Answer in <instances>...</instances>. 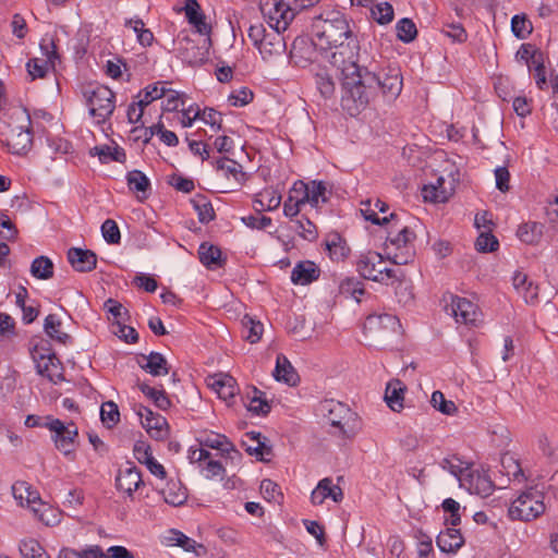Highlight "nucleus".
Instances as JSON below:
<instances>
[{"label":"nucleus","instance_id":"obj_1","mask_svg":"<svg viewBox=\"0 0 558 558\" xmlns=\"http://www.w3.org/2000/svg\"><path fill=\"white\" fill-rule=\"evenodd\" d=\"M402 86V76L397 68L374 73L360 66L356 61L343 62L342 109L352 117L357 116L367 108L378 90L387 100H395Z\"/></svg>","mask_w":558,"mask_h":558},{"label":"nucleus","instance_id":"obj_2","mask_svg":"<svg viewBox=\"0 0 558 558\" xmlns=\"http://www.w3.org/2000/svg\"><path fill=\"white\" fill-rule=\"evenodd\" d=\"M315 45L322 49H332L331 63L342 71L343 62L356 61L359 41L344 14L331 11L317 16L312 24Z\"/></svg>","mask_w":558,"mask_h":558},{"label":"nucleus","instance_id":"obj_3","mask_svg":"<svg viewBox=\"0 0 558 558\" xmlns=\"http://www.w3.org/2000/svg\"><path fill=\"white\" fill-rule=\"evenodd\" d=\"M318 411L332 428L330 433L341 439L352 440L362 429L360 416L340 401L326 399L319 403Z\"/></svg>","mask_w":558,"mask_h":558},{"label":"nucleus","instance_id":"obj_4","mask_svg":"<svg viewBox=\"0 0 558 558\" xmlns=\"http://www.w3.org/2000/svg\"><path fill=\"white\" fill-rule=\"evenodd\" d=\"M399 221L390 223L385 246L388 258L396 265H407L414 258L415 233L407 226L398 228Z\"/></svg>","mask_w":558,"mask_h":558},{"label":"nucleus","instance_id":"obj_5","mask_svg":"<svg viewBox=\"0 0 558 558\" xmlns=\"http://www.w3.org/2000/svg\"><path fill=\"white\" fill-rule=\"evenodd\" d=\"M83 96L95 123L98 125L106 123L114 111L116 94L109 87L97 84L85 87Z\"/></svg>","mask_w":558,"mask_h":558},{"label":"nucleus","instance_id":"obj_6","mask_svg":"<svg viewBox=\"0 0 558 558\" xmlns=\"http://www.w3.org/2000/svg\"><path fill=\"white\" fill-rule=\"evenodd\" d=\"M356 270L363 278L387 286L399 280L396 270L386 267L381 254L374 251L362 253L359 256Z\"/></svg>","mask_w":558,"mask_h":558},{"label":"nucleus","instance_id":"obj_7","mask_svg":"<svg viewBox=\"0 0 558 558\" xmlns=\"http://www.w3.org/2000/svg\"><path fill=\"white\" fill-rule=\"evenodd\" d=\"M45 427L51 433L54 447L65 457L74 456L78 438V428L74 422L68 423L53 417L45 416Z\"/></svg>","mask_w":558,"mask_h":558},{"label":"nucleus","instance_id":"obj_8","mask_svg":"<svg viewBox=\"0 0 558 558\" xmlns=\"http://www.w3.org/2000/svg\"><path fill=\"white\" fill-rule=\"evenodd\" d=\"M545 511L544 496L536 489L523 492L509 507L508 513L512 520L532 521Z\"/></svg>","mask_w":558,"mask_h":558},{"label":"nucleus","instance_id":"obj_9","mask_svg":"<svg viewBox=\"0 0 558 558\" xmlns=\"http://www.w3.org/2000/svg\"><path fill=\"white\" fill-rule=\"evenodd\" d=\"M260 11L270 28L286 31L295 13L283 0H262Z\"/></svg>","mask_w":558,"mask_h":558},{"label":"nucleus","instance_id":"obj_10","mask_svg":"<svg viewBox=\"0 0 558 558\" xmlns=\"http://www.w3.org/2000/svg\"><path fill=\"white\" fill-rule=\"evenodd\" d=\"M17 120L24 121L25 124H21L12 130V134L8 138V147L12 154L24 155L33 145V134L31 132V117L25 109H20L14 112Z\"/></svg>","mask_w":558,"mask_h":558},{"label":"nucleus","instance_id":"obj_11","mask_svg":"<svg viewBox=\"0 0 558 558\" xmlns=\"http://www.w3.org/2000/svg\"><path fill=\"white\" fill-rule=\"evenodd\" d=\"M40 49L46 59L34 58L26 63V69L32 80L44 77L49 69L54 68L56 60L59 59L57 47L52 39H43Z\"/></svg>","mask_w":558,"mask_h":558},{"label":"nucleus","instance_id":"obj_12","mask_svg":"<svg viewBox=\"0 0 558 558\" xmlns=\"http://www.w3.org/2000/svg\"><path fill=\"white\" fill-rule=\"evenodd\" d=\"M189 460L191 463H197L202 474L206 478L223 477L226 469L220 461L215 460L211 453L204 448L191 447L189 449Z\"/></svg>","mask_w":558,"mask_h":558},{"label":"nucleus","instance_id":"obj_13","mask_svg":"<svg viewBox=\"0 0 558 558\" xmlns=\"http://www.w3.org/2000/svg\"><path fill=\"white\" fill-rule=\"evenodd\" d=\"M460 486L469 493L481 497H488L494 492V483L485 471L475 470L472 466L460 478Z\"/></svg>","mask_w":558,"mask_h":558},{"label":"nucleus","instance_id":"obj_14","mask_svg":"<svg viewBox=\"0 0 558 558\" xmlns=\"http://www.w3.org/2000/svg\"><path fill=\"white\" fill-rule=\"evenodd\" d=\"M136 414L146 432L156 440H162L168 437V422L160 414L154 413L150 409L138 405Z\"/></svg>","mask_w":558,"mask_h":558},{"label":"nucleus","instance_id":"obj_15","mask_svg":"<svg viewBox=\"0 0 558 558\" xmlns=\"http://www.w3.org/2000/svg\"><path fill=\"white\" fill-rule=\"evenodd\" d=\"M450 310L456 322L466 326H476L481 316L476 304L457 295L451 296Z\"/></svg>","mask_w":558,"mask_h":558},{"label":"nucleus","instance_id":"obj_16","mask_svg":"<svg viewBox=\"0 0 558 558\" xmlns=\"http://www.w3.org/2000/svg\"><path fill=\"white\" fill-rule=\"evenodd\" d=\"M388 210L386 202L375 198L367 199L362 203L361 213L364 218L375 225H390L395 221H400L397 213H391L389 216L379 217V213L385 214Z\"/></svg>","mask_w":558,"mask_h":558},{"label":"nucleus","instance_id":"obj_17","mask_svg":"<svg viewBox=\"0 0 558 558\" xmlns=\"http://www.w3.org/2000/svg\"><path fill=\"white\" fill-rule=\"evenodd\" d=\"M141 471L132 463L121 468L116 476V487L129 497L143 485Z\"/></svg>","mask_w":558,"mask_h":558},{"label":"nucleus","instance_id":"obj_18","mask_svg":"<svg viewBox=\"0 0 558 558\" xmlns=\"http://www.w3.org/2000/svg\"><path fill=\"white\" fill-rule=\"evenodd\" d=\"M293 191L301 194L305 204H310L312 207L317 208L320 204L327 202L326 186L322 181H312L304 183L303 181H296L293 184Z\"/></svg>","mask_w":558,"mask_h":558},{"label":"nucleus","instance_id":"obj_19","mask_svg":"<svg viewBox=\"0 0 558 558\" xmlns=\"http://www.w3.org/2000/svg\"><path fill=\"white\" fill-rule=\"evenodd\" d=\"M199 442L198 448H210L220 451L221 456L233 458V454L240 457L239 451L234 448V445L225 436L217 433H203L197 438Z\"/></svg>","mask_w":558,"mask_h":558},{"label":"nucleus","instance_id":"obj_20","mask_svg":"<svg viewBox=\"0 0 558 558\" xmlns=\"http://www.w3.org/2000/svg\"><path fill=\"white\" fill-rule=\"evenodd\" d=\"M283 31L271 28L257 47L264 60L281 56L286 51V41L281 35Z\"/></svg>","mask_w":558,"mask_h":558},{"label":"nucleus","instance_id":"obj_21","mask_svg":"<svg viewBox=\"0 0 558 558\" xmlns=\"http://www.w3.org/2000/svg\"><path fill=\"white\" fill-rule=\"evenodd\" d=\"M68 260L78 272H89L97 266V256L90 250L71 247L68 251Z\"/></svg>","mask_w":558,"mask_h":558},{"label":"nucleus","instance_id":"obj_22","mask_svg":"<svg viewBox=\"0 0 558 558\" xmlns=\"http://www.w3.org/2000/svg\"><path fill=\"white\" fill-rule=\"evenodd\" d=\"M312 71L317 92L325 99L331 98L336 92V82L331 71L320 65H316Z\"/></svg>","mask_w":558,"mask_h":558},{"label":"nucleus","instance_id":"obj_23","mask_svg":"<svg viewBox=\"0 0 558 558\" xmlns=\"http://www.w3.org/2000/svg\"><path fill=\"white\" fill-rule=\"evenodd\" d=\"M512 286L526 303H534L538 298V287L530 280L529 276L521 271L515 270L512 275Z\"/></svg>","mask_w":558,"mask_h":558},{"label":"nucleus","instance_id":"obj_24","mask_svg":"<svg viewBox=\"0 0 558 558\" xmlns=\"http://www.w3.org/2000/svg\"><path fill=\"white\" fill-rule=\"evenodd\" d=\"M35 362L36 371L39 375L48 378L50 381L53 383L63 380L60 362L53 354H41L35 359Z\"/></svg>","mask_w":558,"mask_h":558},{"label":"nucleus","instance_id":"obj_25","mask_svg":"<svg viewBox=\"0 0 558 558\" xmlns=\"http://www.w3.org/2000/svg\"><path fill=\"white\" fill-rule=\"evenodd\" d=\"M401 328L400 320L392 314L369 315L364 323V329L369 331L384 330L396 332Z\"/></svg>","mask_w":558,"mask_h":558},{"label":"nucleus","instance_id":"obj_26","mask_svg":"<svg viewBox=\"0 0 558 558\" xmlns=\"http://www.w3.org/2000/svg\"><path fill=\"white\" fill-rule=\"evenodd\" d=\"M126 182L130 191L135 193L137 201L144 202L148 198L150 181L142 171H129L126 174Z\"/></svg>","mask_w":558,"mask_h":558},{"label":"nucleus","instance_id":"obj_27","mask_svg":"<svg viewBox=\"0 0 558 558\" xmlns=\"http://www.w3.org/2000/svg\"><path fill=\"white\" fill-rule=\"evenodd\" d=\"M187 22L193 25L201 35H209L210 26L206 23V17L196 0H186L184 7Z\"/></svg>","mask_w":558,"mask_h":558},{"label":"nucleus","instance_id":"obj_28","mask_svg":"<svg viewBox=\"0 0 558 558\" xmlns=\"http://www.w3.org/2000/svg\"><path fill=\"white\" fill-rule=\"evenodd\" d=\"M438 548L444 553H457L464 544V538L460 530L448 527L446 531L439 533L436 538Z\"/></svg>","mask_w":558,"mask_h":558},{"label":"nucleus","instance_id":"obj_29","mask_svg":"<svg viewBox=\"0 0 558 558\" xmlns=\"http://www.w3.org/2000/svg\"><path fill=\"white\" fill-rule=\"evenodd\" d=\"M319 277V269L311 260L298 263L291 271V281L294 284H308Z\"/></svg>","mask_w":558,"mask_h":558},{"label":"nucleus","instance_id":"obj_30","mask_svg":"<svg viewBox=\"0 0 558 558\" xmlns=\"http://www.w3.org/2000/svg\"><path fill=\"white\" fill-rule=\"evenodd\" d=\"M242 446L250 456L259 457L260 460H265L266 456L271 454V448L265 444V437L258 432H250L245 434Z\"/></svg>","mask_w":558,"mask_h":558},{"label":"nucleus","instance_id":"obj_31","mask_svg":"<svg viewBox=\"0 0 558 558\" xmlns=\"http://www.w3.org/2000/svg\"><path fill=\"white\" fill-rule=\"evenodd\" d=\"M210 387L223 400L232 399L239 391L236 380L228 374H217L211 378Z\"/></svg>","mask_w":558,"mask_h":558},{"label":"nucleus","instance_id":"obj_32","mask_svg":"<svg viewBox=\"0 0 558 558\" xmlns=\"http://www.w3.org/2000/svg\"><path fill=\"white\" fill-rule=\"evenodd\" d=\"M216 169L227 179H233L238 185H241L246 180L242 166L233 159H217Z\"/></svg>","mask_w":558,"mask_h":558},{"label":"nucleus","instance_id":"obj_33","mask_svg":"<svg viewBox=\"0 0 558 558\" xmlns=\"http://www.w3.org/2000/svg\"><path fill=\"white\" fill-rule=\"evenodd\" d=\"M140 366L153 376H162L169 373L167 360L158 352L143 355L138 362Z\"/></svg>","mask_w":558,"mask_h":558},{"label":"nucleus","instance_id":"obj_34","mask_svg":"<svg viewBox=\"0 0 558 558\" xmlns=\"http://www.w3.org/2000/svg\"><path fill=\"white\" fill-rule=\"evenodd\" d=\"M274 376L276 380L283 381L290 386H294L299 381L295 369L283 354L277 356Z\"/></svg>","mask_w":558,"mask_h":558},{"label":"nucleus","instance_id":"obj_35","mask_svg":"<svg viewBox=\"0 0 558 558\" xmlns=\"http://www.w3.org/2000/svg\"><path fill=\"white\" fill-rule=\"evenodd\" d=\"M544 225L541 222L530 221L519 226L517 235L525 244H538L543 238Z\"/></svg>","mask_w":558,"mask_h":558},{"label":"nucleus","instance_id":"obj_36","mask_svg":"<svg viewBox=\"0 0 558 558\" xmlns=\"http://www.w3.org/2000/svg\"><path fill=\"white\" fill-rule=\"evenodd\" d=\"M242 337L250 343H256L260 340L264 326L262 322L256 320L253 316L244 315L241 319Z\"/></svg>","mask_w":558,"mask_h":558},{"label":"nucleus","instance_id":"obj_37","mask_svg":"<svg viewBox=\"0 0 558 558\" xmlns=\"http://www.w3.org/2000/svg\"><path fill=\"white\" fill-rule=\"evenodd\" d=\"M280 204L281 195L271 187L263 190L254 199V205L259 211L275 210L280 206Z\"/></svg>","mask_w":558,"mask_h":558},{"label":"nucleus","instance_id":"obj_38","mask_svg":"<svg viewBox=\"0 0 558 558\" xmlns=\"http://www.w3.org/2000/svg\"><path fill=\"white\" fill-rule=\"evenodd\" d=\"M198 256L201 263L209 269L221 266V251L216 245L202 243L198 248Z\"/></svg>","mask_w":558,"mask_h":558},{"label":"nucleus","instance_id":"obj_39","mask_svg":"<svg viewBox=\"0 0 558 558\" xmlns=\"http://www.w3.org/2000/svg\"><path fill=\"white\" fill-rule=\"evenodd\" d=\"M326 250L332 260H343L350 252L345 241L338 234L333 233L328 235L326 240Z\"/></svg>","mask_w":558,"mask_h":558},{"label":"nucleus","instance_id":"obj_40","mask_svg":"<svg viewBox=\"0 0 558 558\" xmlns=\"http://www.w3.org/2000/svg\"><path fill=\"white\" fill-rule=\"evenodd\" d=\"M161 493L165 501L174 507L183 505L187 499L186 489L180 482H169Z\"/></svg>","mask_w":558,"mask_h":558},{"label":"nucleus","instance_id":"obj_41","mask_svg":"<svg viewBox=\"0 0 558 558\" xmlns=\"http://www.w3.org/2000/svg\"><path fill=\"white\" fill-rule=\"evenodd\" d=\"M12 493L21 506H24V504L31 506L39 500V494L26 482H16L13 484Z\"/></svg>","mask_w":558,"mask_h":558},{"label":"nucleus","instance_id":"obj_42","mask_svg":"<svg viewBox=\"0 0 558 558\" xmlns=\"http://www.w3.org/2000/svg\"><path fill=\"white\" fill-rule=\"evenodd\" d=\"M194 210L197 213L199 222L208 223L216 217L213 204L204 195H196L191 199Z\"/></svg>","mask_w":558,"mask_h":558},{"label":"nucleus","instance_id":"obj_43","mask_svg":"<svg viewBox=\"0 0 558 558\" xmlns=\"http://www.w3.org/2000/svg\"><path fill=\"white\" fill-rule=\"evenodd\" d=\"M53 263L47 256L36 257L31 265V274L39 280H48L53 277Z\"/></svg>","mask_w":558,"mask_h":558},{"label":"nucleus","instance_id":"obj_44","mask_svg":"<svg viewBox=\"0 0 558 558\" xmlns=\"http://www.w3.org/2000/svg\"><path fill=\"white\" fill-rule=\"evenodd\" d=\"M339 293L361 302V296L365 293L364 283L357 278H345L339 283Z\"/></svg>","mask_w":558,"mask_h":558},{"label":"nucleus","instance_id":"obj_45","mask_svg":"<svg viewBox=\"0 0 558 558\" xmlns=\"http://www.w3.org/2000/svg\"><path fill=\"white\" fill-rule=\"evenodd\" d=\"M93 156H98L100 162L107 163L109 161L123 162L125 160V153L122 148L108 145L96 146L90 150Z\"/></svg>","mask_w":558,"mask_h":558},{"label":"nucleus","instance_id":"obj_46","mask_svg":"<svg viewBox=\"0 0 558 558\" xmlns=\"http://www.w3.org/2000/svg\"><path fill=\"white\" fill-rule=\"evenodd\" d=\"M62 323L60 318L54 314H49L45 319L44 329L45 332L53 340L65 344L70 339L66 332L61 330Z\"/></svg>","mask_w":558,"mask_h":558},{"label":"nucleus","instance_id":"obj_47","mask_svg":"<svg viewBox=\"0 0 558 558\" xmlns=\"http://www.w3.org/2000/svg\"><path fill=\"white\" fill-rule=\"evenodd\" d=\"M403 387L401 381L389 383L385 392V400L392 411H400L403 408Z\"/></svg>","mask_w":558,"mask_h":558},{"label":"nucleus","instance_id":"obj_48","mask_svg":"<svg viewBox=\"0 0 558 558\" xmlns=\"http://www.w3.org/2000/svg\"><path fill=\"white\" fill-rule=\"evenodd\" d=\"M166 96V86L165 83L157 82L148 85L144 90L140 92L137 95V105L138 107H146L154 100L162 98Z\"/></svg>","mask_w":558,"mask_h":558},{"label":"nucleus","instance_id":"obj_49","mask_svg":"<svg viewBox=\"0 0 558 558\" xmlns=\"http://www.w3.org/2000/svg\"><path fill=\"white\" fill-rule=\"evenodd\" d=\"M440 466L444 470L448 471L450 474H452L454 477H457L459 482L460 478L464 476L465 473H468V471L471 468V465L466 461H463L458 456H450L448 458L442 459L440 462Z\"/></svg>","mask_w":558,"mask_h":558},{"label":"nucleus","instance_id":"obj_50","mask_svg":"<svg viewBox=\"0 0 558 558\" xmlns=\"http://www.w3.org/2000/svg\"><path fill=\"white\" fill-rule=\"evenodd\" d=\"M140 390L148 398L150 399L154 404L162 410L166 411L171 407V401L168 398L167 393L162 389H156L154 387L148 386L147 384H141Z\"/></svg>","mask_w":558,"mask_h":558},{"label":"nucleus","instance_id":"obj_51","mask_svg":"<svg viewBox=\"0 0 558 558\" xmlns=\"http://www.w3.org/2000/svg\"><path fill=\"white\" fill-rule=\"evenodd\" d=\"M445 180L442 178L437 179V185H424L422 195L424 201L432 203H445L448 201L449 194L442 187Z\"/></svg>","mask_w":558,"mask_h":558},{"label":"nucleus","instance_id":"obj_52","mask_svg":"<svg viewBox=\"0 0 558 558\" xmlns=\"http://www.w3.org/2000/svg\"><path fill=\"white\" fill-rule=\"evenodd\" d=\"M397 37L399 40L409 44L417 36V28L411 19L403 17L396 24Z\"/></svg>","mask_w":558,"mask_h":558},{"label":"nucleus","instance_id":"obj_53","mask_svg":"<svg viewBox=\"0 0 558 558\" xmlns=\"http://www.w3.org/2000/svg\"><path fill=\"white\" fill-rule=\"evenodd\" d=\"M167 539L169 545L180 546L185 551H196V548H203L202 545L178 530H171Z\"/></svg>","mask_w":558,"mask_h":558},{"label":"nucleus","instance_id":"obj_54","mask_svg":"<svg viewBox=\"0 0 558 558\" xmlns=\"http://www.w3.org/2000/svg\"><path fill=\"white\" fill-rule=\"evenodd\" d=\"M501 465L505 470V474L509 477V480L515 481L518 483H522L526 480L519 461L513 457L505 456L501 459Z\"/></svg>","mask_w":558,"mask_h":558},{"label":"nucleus","instance_id":"obj_55","mask_svg":"<svg viewBox=\"0 0 558 558\" xmlns=\"http://www.w3.org/2000/svg\"><path fill=\"white\" fill-rule=\"evenodd\" d=\"M20 551L23 558H50L45 548L33 538L23 539L20 543Z\"/></svg>","mask_w":558,"mask_h":558},{"label":"nucleus","instance_id":"obj_56","mask_svg":"<svg viewBox=\"0 0 558 558\" xmlns=\"http://www.w3.org/2000/svg\"><path fill=\"white\" fill-rule=\"evenodd\" d=\"M303 205H305V202L302 195L298 194V192H294L292 187L289 192L287 199L283 203L284 216L289 218L298 216Z\"/></svg>","mask_w":558,"mask_h":558},{"label":"nucleus","instance_id":"obj_57","mask_svg":"<svg viewBox=\"0 0 558 558\" xmlns=\"http://www.w3.org/2000/svg\"><path fill=\"white\" fill-rule=\"evenodd\" d=\"M100 418L107 427L116 426L120 421L118 405L113 401L104 402L100 407Z\"/></svg>","mask_w":558,"mask_h":558},{"label":"nucleus","instance_id":"obj_58","mask_svg":"<svg viewBox=\"0 0 558 558\" xmlns=\"http://www.w3.org/2000/svg\"><path fill=\"white\" fill-rule=\"evenodd\" d=\"M511 31L519 39H525L533 31L531 21L525 15H514L511 20Z\"/></svg>","mask_w":558,"mask_h":558},{"label":"nucleus","instance_id":"obj_59","mask_svg":"<svg viewBox=\"0 0 558 558\" xmlns=\"http://www.w3.org/2000/svg\"><path fill=\"white\" fill-rule=\"evenodd\" d=\"M111 330L126 343H135L138 340L137 331L133 327L124 325L122 322H112Z\"/></svg>","mask_w":558,"mask_h":558},{"label":"nucleus","instance_id":"obj_60","mask_svg":"<svg viewBox=\"0 0 558 558\" xmlns=\"http://www.w3.org/2000/svg\"><path fill=\"white\" fill-rule=\"evenodd\" d=\"M295 232L307 241H314L317 238L316 226L305 217H301L295 221Z\"/></svg>","mask_w":558,"mask_h":558},{"label":"nucleus","instance_id":"obj_61","mask_svg":"<svg viewBox=\"0 0 558 558\" xmlns=\"http://www.w3.org/2000/svg\"><path fill=\"white\" fill-rule=\"evenodd\" d=\"M432 405L439 412L451 415L457 411L454 402L447 400L441 391H434L430 398Z\"/></svg>","mask_w":558,"mask_h":558},{"label":"nucleus","instance_id":"obj_62","mask_svg":"<svg viewBox=\"0 0 558 558\" xmlns=\"http://www.w3.org/2000/svg\"><path fill=\"white\" fill-rule=\"evenodd\" d=\"M478 252H495L499 246V242L490 231H483L475 242Z\"/></svg>","mask_w":558,"mask_h":558},{"label":"nucleus","instance_id":"obj_63","mask_svg":"<svg viewBox=\"0 0 558 558\" xmlns=\"http://www.w3.org/2000/svg\"><path fill=\"white\" fill-rule=\"evenodd\" d=\"M101 234L108 244H119L121 233L117 222L112 219H106L101 225Z\"/></svg>","mask_w":558,"mask_h":558},{"label":"nucleus","instance_id":"obj_64","mask_svg":"<svg viewBox=\"0 0 558 558\" xmlns=\"http://www.w3.org/2000/svg\"><path fill=\"white\" fill-rule=\"evenodd\" d=\"M372 15L379 24H388L393 19V8L388 2H380L372 9Z\"/></svg>","mask_w":558,"mask_h":558}]
</instances>
